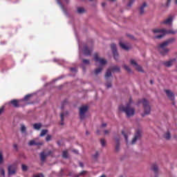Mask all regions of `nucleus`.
<instances>
[{
	"label": "nucleus",
	"mask_w": 177,
	"mask_h": 177,
	"mask_svg": "<svg viewBox=\"0 0 177 177\" xmlns=\"http://www.w3.org/2000/svg\"><path fill=\"white\" fill-rule=\"evenodd\" d=\"M100 143H101V145L102 146V147H104V146H106V141L104 140V139H101Z\"/></svg>",
	"instance_id": "39"
},
{
	"label": "nucleus",
	"mask_w": 177,
	"mask_h": 177,
	"mask_svg": "<svg viewBox=\"0 0 177 177\" xmlns=\"http://www.w3.org/2000/svg\"><path fill=\"white\" fill-rule=\"evenodd\" d=\"M30 96H31L30 94L26 95L24 97V100L25 102H27V100H28V99H30Z\"/></svg>",
	"instance_id": "40"
},
{
	"label": "nucleus",
	"mask_w": 177,
	"mask_h": 177,
	"mask_svg": "<svg viewBox=\"0 0 177 177\" xmlns=\"http://www.w3.org/2000/svg\"><path fill=\"white\" fill-rule=\"evenodd\" d=\"M13 147H14V149H15L16 150H17V144H14V145H13Z\"/></svg>",
	"instance_id": "53"
},
{
	"label": "nucleus",
	"mask_w": 177,
	"mask_h": 177,
	"mask_svg": "<svg viewBox=\"0 0 177 177\" xmlns=\"http://www.w3.org/2000/svg\"><path fill=\"white\" fill-rule=\"evenodd\" d=\"M112 56L115 60H118L120 58V54L117 50V46L115 44H111Z\"/></svg>",
	"instance_id": "8"
},
{
	"label": "nucleus",
	"mask_w": 177,
	"mask_h": 177,
	"mask_svg": "<svg viewBox=\"0 0 177 177\" xmlns=\"http://www.w3.org/2000/svg\"><path fill=\"white\" fill-rule=\"evenodd\" d=\"M165 92L170 100H174L175 99V94H174L171 90H165Z\"/></svg>",
	"instance_id": "15"
},
{
	"label": "nucleus",
	"mask_w": 177,
	"mask_h": 177,
	"mask_svg": "<svg viewBox=\"0 0 177 177\" xmlns=\"http://www.w3.org/2000/svg\"><path fill=\"white\" fill-rule=\"evenodd\" d=\"M66 103H67V100H64V102H63V104L64 105Z\"/></svg>",
	"instance_id": "59"
},
{
	"label": "nucleus",
	"mask_w": 177,
	"mask_h": 177,
	"mask_svg": "<svg viewBox=\"0 0 177 177\" xmlns=\"http://www.w3.org/2000/svg\"><path fill=\"white\" fill-rule=\"evenodd\" d=\"M105 86L106 87L107 89L111 88V82H106L105 84Z\"/></svg>",
	"instance_id": "42"
},
{
	"label": "nucleus",
	"mask_w": 177,
	"mask_h": 177,
	"mask_svg": "<svg viewBox=\"0 0 177 177\" xmlns=\"http://www.w3.org/2000/svg\"><path fill=\"white\" fill-rule=\"evenodd\" d=\"M52 138V136L50 135H48L46 138V142H49V140H50V139Z\"/></svg>",
	"instance_id": "44"
},
{
	"label": "nucleus",
	"mask_w": 177,
	"mask_h": 177,
	"mask_svg": "<svg viewBox=\"0 0 177 177\" xmlns=\"http://www.w3.org/2000/svg\"><path fill=\"white\" fill-rule=\"evenodd\" d=\"M102 70H103V68L102 66H100L99 68L95 70V74H100V73H102Z\"/></svg>",
	"instance_id": "28"
},
{
	"label": "nucleus",
	"mask_w": 177,
	"mask_h": 177,
	"mask_svg": "<svg viewBox=\"0 0 177 177\" xmlns=\"http://www.w3.org/2000/svg\"><path fill=\"white\" fill-rule=\"evenodd\" d=\"M158 50L162 56H166V55H168L169 53V48H167V46L160 44L158 46Z\"/></svg>",
	"instance_id": "5"
},
{
	"label": "nucleus",
	"mask_w": 177,
	"mask_h": 177,
	"mask_svg": "<svg viewBox=\"0 0 177 177\" xmlns=\"http://www.w3.org/2000/svg\"><path fill=\"white\" fill-rule=\"evenodd\" d=\"M145 8H147V3H143L142 5L140 8V15H143V13H145Z\"/></svg>",
	"instance_id": "21"
},
{
	"label": "nucleus",
	"mask_w": 177,
	"mask_h": 177,
	"mask_svg": "<svg viewBox=\"0 0 177 177\" xmlns=\"http://www.w3.org/2000/svg\"><path fill=\"white\" fill-rule=\"evenodd\" d=\"M133 2H135V0H129L127 6H132V3H133Z\"/></svg>",
	"instance_id": "45"
},
{
	"label": "nucleus",
	"mask_w": 177,
	"mask_h": 177,
	"mask_svg": "<svg viewBox=\"0 0 177 177\" xmlns=\"http://www.w3.org/2000/svg\"><path fill=\"white\" fill-rule=\"evenodd\" d=\"M93 160H97L99 158V152L96 151L95 153L93 156Z\"/></svg>",
	"instance_id": "34"
},
{
	"label": "nucleus",
	"mask_w": 177,
	"mask_h": 177,
	"mask_svg": "<svg viewBox=\"0 0 177 177\" xmlns=\"http://www.w3.org/2000/svg\"><path fill=\"white\" fill-rule=\"evenodd\" d=\"M102 8H104L106 6V3H102Z\"/></svg>",
	"instance_id": "54"
},
{
	"label": "nucleus",
	"mask_w": 177,
	"mask_h": 177,
	"mask_svg": "<svg viewBox=\"0 0 177 177\" xmlns=\"http://www.w3.org/2000/svg\"><path fill=\"white\" fill-rule=\"evenodd\" d=\"M119 110L124 111L128 118L135 115V109L132 106V100H130L129 103H128L126 106L123 105L120 106Z\"/></svg>",
	"instance_id": "1"
},
{
	"label": "nucleus",
	"mask_w": 177,
	"mask_h": 177,
	"mask_svg": "<svg viewBox=\"0 0 177 177\" xmlns=\"http://www.w3.org/2000/svg\"><path fill=\"white\" fill-rule=\"evenodd\" d=\"M28 167L26 165H22V171H27Z\"/></svg>",
	"instance_id": "48"
},
{
	"label": "nucleus",
	"mask_w": 177,
	"mask_h": 177,
	"mask_svg": "<svg viewBox=\"0 0 177 177\" xmlns=\"http://www.w3.org/2000/svg\"><path fill=\"white\" fill-rule=\"evenodd\" d=\"M107 127L106 123H102V125L100 127V129L97 130V135H100V132L103 131V128H106Z\"/></svg>",
	"instance_id": "22"
},
{
	"label": "nucleus",
	"mask_w": 177,
	"mask_h": 177,
	"mask_svg": "<svg viewBox=\"0 0 177 177\" xmlns=\"http://www.w3.org/2000/svg\"><path fill=\"white\" fill-rule=\"evenodd\" d=\"M39 177H45L43 174H39Z\"/></svg>",
	"instance_id": "56"
},
{
	"label": "nucleus",
	"mask_w": 177,
	"mask_h": 177,
	"mask_svg": "<svg viewBox=\"0 0 177 177\" xmlns=\"http://www.w3.org/2000/svg\"><path fill=\"white\" fill-rule=\"evenodd\" d=\"M171 0H167V6H169V3H171Z\"/></svg>",
	"instance_id": "51"
},
{
	"label": "nucleus",
	"mask_w": 177,
	"mask_h": 177,
	"mask_svg": "<svg viewBox=\"0 0 177 177\" xmlns=\"http://www.w3.org/2000/svg\"><path fill=\"white\" fill-rule=\"evenodd\" d=\"M73 153H75L76 154H78V150H73Z\"/></svg>",
	"instance_id": "55"
},
{
	"label": "nucleus",
	"mask_w": 177,
	"mask_h": 177,
	"mask_svg": "<svg viewBox=\"0 0 177 177\" xmlns=\"http://www.w3.org/2000/svg\"><path fill=\"white\" fill-rule=\"evenodd\" d=\"M16 174V165H12L8 167V175H15Z\"/></svg>",
	"instance_id": "16"
},
{
	"label": "nucleus",
	"mask_w": 177,
	"mask_h": 177,
	"mask_svg": "<svg viewBox=\"0 0 177 177\" xmlns=\"http://www.w3.org/2000/svg\"><path fill=\"white\" fill-rule=\"evenodd\" d=\"M129 37H130V38H133V36H131V35H130Z\"/></svg>",
	"instance_id": "63"
},
{
	"label": "nucleus",
	"mask_w": 177,
	"mask_h": 177,
	"mask_svg": "<svg viewBox=\"0 0 177 177\" xmlns=\"http://www.w3.org/2000/svg\"><path fill=\"white\" fill-rule=\"evenodd\" d=\"M153 34H160V35L156 36L155 38L157 39H161L163 37H165L167 34H172L175 35L176 33V30H174L172 29L167 30V29H154L153 30Z\"/></svg>",
	"instance_id": "2"
},
{
	"label": "nucleus",
	"mask_w": 177,
	"mask_h": 177,
	"mask_svg": "<svg viewBox=\"0 0 177 177\" xmlns=\"http://www.w3.org/2000/svg\"><path fill=\"white\" fill-rule=\"evenodd\" d=\"M61 117V125H64V123L63 122L64 121V113H61L60 114Z\"/></svg>",
	"instance_id": "30"
},
{
	"label": "nucleus",
	"mask_w": 177,
	"mask_h": 177,
	"mask_svg": "<svg viewBox=\"0 0 177 177\" xmlns=\"http://www.w3.org/2000/svg\"><path fill=\"white\" fill-rule=\"evenodd\" d=\"M119 45L122 49H124V50H129L130 49H132V45L129 43L120 41Z\"/></svg>",
	"instance_id": "9"
},
{
	"label": "nucleus",
	"mask_w": 177,
	"mask_h": 177,
	"mask_svg": "<svg viewBox=\"0 0 177 177\" xmlns=\"http://www.w3.org/2000/svg\"><path fill=\"white\" fill-rule=\"evenodd\" d=\"M176 39L174 37L169 38L168 39H167L166 41H163L162 43H161V45H163V46H169V45H172V44H174V42H175Z\"/></svg>",
	"instance_id": "13"
},
{
	"label": "nucleus",
	"mask_w": 177,
	"mask_h": 177,
	"mask_svg": "<svg viewBox=\"0 0 177 177\" xmlns=\"http://www.w3.org/2000/svg\"><path fill=\"white\" fill-rule=\"evenodd\" d=\"M28 145L29 146H39V145H41V143H39V142H35V140H30L29 142H28Z\"/></svg>",
	"instance_id": "26"
},
{
	"label": "nucleus",
	"mask_w": 177,
	"mask_h": 177,
	"mask_svg": "<svg viewBox=\"0 0 177 177\" xmlns=\"http://www.w3.org/2000/svg\"><path fill=\"white\" fill-rule=\"evenodd\" d=\"M122 67H123L124 70H125V71H127L129 73H132V69H131L129 66H128L127 64H123Z\"/></svg>",
	"instance_id": "25"
},
{
	"label": "nucleus",
	"mask_w": 177,
	"mask_h": 177,
	"mask_svg": "<svg viewBox=\"0 0 177 177\" xmlns=\"http://www.w3.org/2000/svg\"><path fill=\"white\" fill-rule=\"evenodd\" d=\"M62 109H63V106H62Z\"/></svg>",
	"instance_id": "64"
},
{
	"label": "nucleus",
	"mask_w": 177,
	"mask_h": 177,
	"mask_svg": "<svg viewBox=\"0 0 177 177\" xmlns=\"http://www.w3.org/2000/svg\"><path fill=\"white\" fill-rule=\"evenodd\" d=\"M57 3L59 5V6L61 7V8L62 9V10H64V6L63 5V3H62V1H60L59 0L57 1Z\"/></svg>",
	"instance_id": "38"
},
{
	"label": "nucleus",
	"mask_w": 177,
	"mask_h": 177,
	"mask_svg": "<svg viewBox=\"0 0 177 177\" xmlns=\"http://www.w3.org/2000/svg\"><path fill=\"white\" fill-rule=\"evenodd\" d=\"M112 72L120 71V68L118 66H113L111 68Z\"/></svg>",
	"instance_id": "36"
},
{
	"label": "nucleus",
	"mask_w": 177,
	"mask_h": 177,
	"mask_svg": "<svg viewBox=\"0 0 177 177\" xmlns=\"http://www.w3.org/2000/svg\"><path fill=\"white\" fill-rule=\"evenodd\" d=\"M68 156V152L67 151H64L62 153V157L64 158H67Z\"/></svg>",
	"instance_id": "35"
},
{
	"label": "nucleus",
	"mask_w": 177,
	"mask_h": 177,
	"mask_svg": "<svg viewBox=\"0 0 177 177\" xmlns=\"http://www.w3.org/2000/svg\"><path fill=\"white\" fill-rule=\"evenodd\" d=\"M33 177H39V174H38L37 175L33 176Z\"/></svg>",
	"instance_id": "58"
},
{
	"label": "nucleus",
	"mask_w": 177,
	"mask_h": 177,
	"mask_svg": "<svg viewBox=\"0 0 177 177\" xmlns=\"http://www.w3.org/2000/svg\"><path fill=\"white\" fill-rule=\"evenodd\" d=\"M164 138L167 140H169L171 139V133H169V131H167L164 135Z\"/></svg>",
	"instance_id": "27"
},
{
	"label": "nucleus",
	"mask_w": 177,
	"mask_h": 177,
	"mask_svg": "<svg viewBox=\"0 0 177 177\" xmlns=\"http://www.w3.org/2000/svg\"><path fill=\"white\" fill-rule=\"evenodd\" d=\"M71 71H77V69L75 68H71Z\"/></svg>",
	"instance_id": "52"
},
{
	"label": "nucleus",
	"mask_w": 177,
	"mask_h": 177,
	"mask_svg": "<svg viewBox=\"0 0 177 177\" xmlns=\"http://www.w3.org/2000/svg\"><path fill=\"white\" fill-rule=\"evenodd\" d=\"M77 13L79 14L85 13V9H84V8H78Z\"/></svg>",
	"instance_id": "31"
},
{
	"label": "nucleus",
	"mask_w": 177,
	"mask_h": 177,
	"mask_svg": "<svg viewBox=\"0 0 177 177\" xmlns=\"http://www.w3.org/2000/svg\"><path fill=\"white\" fill-rule=\"evenodd\" d=\"M3 111H5V106H1L0 108V115L3 113Z\"/></svg>",
	"instance_id": "46"
},
{
	"label": "nucleus",
	"mask_w": 177,
	"mask_h": 177,
	"mask_svg": "<svg viewBox=\"0 0 177 177\" xmlns=\"http://www.w3.org/2000/svg\"><path fill=\"white\" fill-rule=\"evenodd\" d=\"M174 3L175 5H177V0H175Z\"/></svg>",
	"instance_id": "60"
},
{
	"label": "nucleus",
	"mask_w": 177,
	"mask_h": 177,
	"mask_svg": "<svg viewBox=\"0 0 177 177\" xmlns=\"http://www.w3.org/2000/svg\"><path fill=\"white\" fill-rule=\"evenodd\" d=\"M41 127H42V124H41V123H35L33 124L34 129H36L37 131H39V129H41Z\"/></svg>",
	"instance_id": "24"
},
{
	"label": "nucleus",
	"mask_w": 177,
	"mask_h": 177,
	"mask_svg": "<svg viewBox=\"0 0 177 177\" xmlns=\"http://www.w3.org/2000/svg\"><path fill=\"white\" fill-rule=\"evenodd\" d=\"M94 61L95 63L100 64V66H104L107 64V60H106L104 58L100 57V56H99V53H97L94 54Z\"/></svg>",
	"instance_id": "4"
},
{
	"label": "nucleus",
	"mask_w": 177,
	"mask_h": 177,
	"mask_svg": "<svg viewBox=\"0 0 177 177\" xmlns=\"http://www.w3.org/2000/svg\"><path fill=\"white\" fill-rule=\"evenodd\" d=\"M142 104L144 112L142 113V116L145 117V115H149L151 111V107L149 104V101L146 99H142L138 102V104Z\"/></svg>",
	"instance_id": "3"
},
{
	"label": "nucleus",
	"mask_w": 177,
	"mask_h": 177,
	"mask_svg": "<svg viewBox=\"0 0 177 177\" xmlns=\"http://www.w3.org/2000/svg\"><path fill=\"white\" fill-rule=\"evenodd\" d=\"M82 62L84 63V64H90L89 59H83Z\"/></svg>",
	"instance_id": "43"
},
{
	"label": "nucleus",
	"mask_w": 177,
	"mask_h": 177,
	"mask_svg": "<svg viewBox=\"0 0 177 177\" xmlns=\"http://www.w3.org/2000/svg\"><path fill=\"white\" fill-rule=\"evenodd\" d=\"M122 134L123 135L126 142L128 143V135H127V133H125L124 131L122 132Z\"/></svg>",
	"instance_id": "37"
},
{
	"label": "nucleus",
	"mask_w": 177,
	"mask_h": 177,
	"mask_svg": "<svg viewBox=\"0 0 177 177\" xmlns=\"http://www.w3.org/2000/svg\"><path fill=\"white\" fill-rule=\"evenodd\" d=\"M26 131H27V128L24 124L21 125V133H26Z\"/></svg>",
	"instance_id": "29"
},
{
	"label": "nucleus",
	"mask_w": 177,
	"mask_h": 177,
	"mask_svg": "<svg viewBox=\"0 0 177 177\" xmlns=\"http://www.w3.org/2000/svg\"><path fill=\"white\" fill-rule=\"evenodd\" d=\"M46 133H48V130L47 129H43L41 131L40 136H41V137L45 136Z\"/></svg>",
	"instance_id": "33"
},
{
	"label": "nucleus",
	"mask_w": 177,
	"mask_h": 177,
	"mask_svg": "<svg viewBox=\"0 0 177 177\" xmlns=\"http://www.w3.org/2000/svg\"><path fill=\"white\" fill-rule=\"evenodd\" d=\"M104 135H109V133H110V130L104 131Z\"/></svg>",
	"instance_id": "49"
},
{
	"label": "nucleus",
	"mask_w": 177,
	"mask_h": 177,
	"mask_svg": "<svg viewBox=\"0 0 177 177\" xmlns=\"http://www.w3.org/2000/svg\"><path fill=\"white\" fill-rule=\"evenodd\" d=\"M129 63L131 66H132L135 68V70H136L139 73H145L143 67H142V66L140 65H138V62H136V60L131 59H130Z\"/></svg>",
	"instance_id": "6"
},
{
	"label": "nucleus",
	"mask_w": 177,
	"mask_h": 177,
	"mask_svg": "<svg viewBox=\"0 0 177 177\" xmlns=\"http://www.w3.org/2000/svg\"><path fill=\"white\" fill-rule=\"evenodd\" d=\"M3 162V156L2 155V152L0 151V164H2Z\"/></svg>",
	"instance_id": "41"
},
{
	"label": "nucleus",
	"mask_w": 177,
	"mask_h": 177,
	"mask_svg": "<svg viewBox=\"0 0 177 177\" xmlns=\"http://www.w3.org/2000/svg\"><path fill=\"white\" fill-rule=\"evenodd\" d=\"M110 77H111V68H109L105 74V80L106 82L109 81Z\"/></svg>",
	"instance_id": "20"
},
{
	"label": "nucleus",
	"mask_w": 177,
	"mask_h": 177,
	"mask_svg": "<svg viewBox=\"0 0 177 177\" xmlns=\"http://www.w3.org/2000/svg\"><path fill=\"white\" fill-rule=\"evenodd\" d=\"M117 0H111V2H115Z\"/></svg>",
	"instance_id": "61"
},
{
	"label": "nucleus",
	"mask_w": 177,
	"mask_h": 177,
	"mask_svg": "<svg viewBox=\"0 0 177 177\" xmlns=\"http://www.w3.org/2000/svg\"><path fill=\"white\" fill-rule=\"evenodd\" d=\"M89 110V106L85 105L80 108V118L84 120L85 118V113Z\"/></svg>",
	"instance_id": "7"
},
{
	"label": "nucleus",
	"mask_w": 177,
	"mask_h": 177,
	"mask_svg": "<svg viewBox=\"0 0 177 177\" xmlns=\"http://www.w3.org/2000/svg\"><path fill=\"white\" fill-rule=\"evenodd\" d=\"M151 171H153V172L157 174V172H158V165H157L156 164L152 165L151 167Z\"/></svg>",
	"instance_id": "23"
},
{
	"label": "nucleus",
	"mask_w": 177,
	"mask_h": 177,
	"mask_svg": "<svg viewBox=\"0 0 177 177\" xmlns=\"http://www.w3.org/2000/svg\"><path fill=\"white\" fill-rule=\"evenodd\" d=\"M84 175H86V171H81L79 174L75 175V177L83 176Z\"/></svg>",
	"instance_id": "32"
},
{
	"label": "nucleus",
	"mask_w": 177,
	"mask_h": 177,
	"mask_svg": "<svg viewBox=\"0 0 177 177\" xmlns=\"http://www.w3.org/2000/svg\"><path fill=\"white\" fill-rule=\"evenodd\" d=\"M172 21H174V17H169L162 22V24H168L169 26H171Z\"/></svg>",
	"instance_id": "17"
},
{
	"label": "nucleus",
	"mask_w": 177,
	"mask_h": 177,
	"mask_svg": "<svg viewBox=\"0 0 177 177\" xmlns=\"http://www.w3.org/2000/svg\"><path fill=\"white\" fill-rule=\"evenodd\" d=\"M86 135H89V133H88V131L86 132Z\"/></svg>",
	"instance_id": "62"
},
{
	"label": "nucleus",
	"mask_w": 177,
	"mask_h": 177,
	"mask_svg": "<svg viewBox=\"0 0 177 177\" xmlns=\"http://www.w3.org/2000/svg\"><path fill=\"white\" fill-rule=\"evenodd\" d=\"M50 154H52V151H49L48 153H45L44 151L41 152V153H40L41 161H42V162L45 161V160H46V158L48 156H50Z\"/></svg>",
	"instance_id": "14"
},
{
	"label": "nucleus",
	"mask_w": 177,
	"mask_h": 177,
	"mask_svg": "<svg viewBox=\"0 0 177 177\" xmlns=\"http://www.w3.org/2000/svg\"><path fill=\"white\" fill-rule=\"evenodd\" d=\"M80 166L82 167H84V164L82 162H80Z\"/></svg>",
	"instance_id": "57"
},
{
	"label": "nucleus",
	"mask_w": 177,
	"mask_h": 177,
	"mask_svg": "<svg viewBox=\"0 0 177 177\" xmlns=\"http://www.w3.org/2000/svg\"><path fill=\"white\" fill-rule=\"evenodd\" d=\"M20 102H21L20 100H12L8 103V104H9V106L12 104V107H15L16 109H17L20 107V104H19L20 103Z\"/></svg>",
	"instance_id": "11"
},
{
	"label": "nucleus",
	"mask_w": 177,
	"mask_h": 177,
	"mask_svg": "<svg viewBox=\"0 0 177 177\" xmlns=\"http://www.w3.org/2000/svg\"><path fill=\"white\" fill-rule=\"evenodd\" d=\"M83 52H84V55H85V56H91L92 50H89V48H88V46H84Z\"/></svg>",
	"instance_id": "18"
},
{
	"label": "nucleus",
	"mask_w": 177,
	"mask_h": 177,
	"mask_svg": "<svg viewBox=\"0 0 177 177\" xmlns=\"http://www.w3.org/2000/svg\"><path fill=\"white\" fill-rule=\"evenodd\" d=\"M141 136H142V131H137L134 136V138L131 141V145H135L136 143V141L140 139Z\"/></svg>",
	"instance_id": "10"
},
{
	"label": "nucleus",
	"mask_w": 177,
	"mask_h": 177,
	"mask_svg": "<svg viewBox=\"0 0 177 177\" xmlns=\"http://www.w3.org/2000/svg\"><path fill=\"white\" fill-rule=\"evenodd\" d=\"M176 39L174 37L169 38L168 39H167L166 41H163L162 43H161V45H163V46H169V45H172V44H174V42H175Z\"/></svg>",
	"instance_id": "12"
},
{
	"label": "nucleus",
	"mask_w": 177,
	"mask_h": 177,
	"mask_svg": "<svg viewBox=\"0 0 177 177\" xmlns=\"http://www.w3.org/2000/svg\"><path fill=\"white\" fill-rule=\"evenodd\" d=\"M175 59H171V60H169V61H167V62H165L164 63H163V64H164V66H165V67H171V66H172V64H174V62H175Z\"/></svg>",
	"instance_id": "19"
},
{
	"label": "nucleus",
	"mask_w": 177,
	"mask_h": 177,
	"mask_svg": "<svg viewBox=\"0 0 177 177\" xmlns=\"http://www.w3.org/2000/svg\"><path fill=\"white\" fill-rule=\"evenodd\" d=\"M0 172L3 176H5V170L3 168L0 169Z\"/></svg>",
	"instance_id": "47"
},
{
	"label": "nucleus",
	"mask_w": 177,
	"mask_h": 177,
	"mask_svg": "<svg viewBox=\"0 0 177 177\" xmlns=\"http://www.w3.org/2000/svg\"><path fill=\"white\" fill-rule=\"evenodd\" d=\"M115 150H116V151H118V150H120V145H118V144L116 145Z\"/></svg>",
	"instance_id": "50"
}]
</instances>
